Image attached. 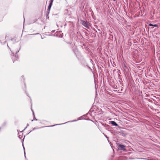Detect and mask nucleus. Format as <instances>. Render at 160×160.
I'll return each instance as SVG.
<instances>
[{
  "label": "nucleus",
  "instance_id": "obj_2",
  "mask_svg": "<svg viewBox=\"0 0 160 160\" xmlns=\"http://www.w3.org/2000/svg\"><path fill=\"white\" fill-rule=\"evenodd\" d=\"M82 25L85 27L88 28V23L87 22L83 20L81 21Z\"/></svg>",
  "mask_w": 160,
  "mask_h": 160
},
{
  "label": "nucleus",
  "instance_id": "obj_7",
  "mask_svg": "<svg viewBox=\"0 0 160 160\" xmlns=\"http://www.w3.org/2000/svg\"><path fill=\"white\" fill-rule=\"evenodd\" d=\"M49 18V15H46V18L48 19Z\"/></svg>",
  "mask_w": 160,
  "mask_h": 160
},
{
  "label": "nucleus",
  "instance_id": "obj_10",
  "mask_svg": "<svg viewBox=\"0 0 160 160\" xmlns=\"http://www.w3.org/2000/svg\"><path fill=\"white\" fill-rule=\"evenodd\" d=\"M23 148L24 149V147L23 146ZM24 155H25V157H26L25 152L24 150Z\"/></svg>",
  "mask_w": 160,
  "mask_h": 160
},
{
  "label": "nucleus",
  "instance_id": "obj_1",
  "mask_svg": "<svg viewBox=\"0 0 160 160\" xmlns=\"http://www.w3.org/2000/svg\"><path fill=\"white\" fill-rule=\"evenodd\" d=\"M118 149L123 151H126V149L125 148V146L123 145L119 144L118 145Z\"/></svg>",
  "mask_w": 160,
  "mask_h": 160
},
{
  "label": "nucleus",
  "instance_id": "obj_15",
  "mask_svg": "<svg viewBox=\"0 0 160 160\" xmlns=\"http://www.w3.org/2000/svg\"><path fill=\"white\" fill-rule=\"evenodd\" d=\"M33 120H32V121H33Z\"/></svg>",
  "mask_w": 160,
  "mask_h": 160
},
{
  "label": "nucleus",
  "instance_id": "obj_13",
  "mask_svg": "<svg viewBox=\"0 0 160 160\" xmlns=\"http://www.w3.org/2000/svg\"><path fill=\"white\" fill-rule=\"evenodd\" d=\"M32 112H33V115H34V112L33 111H32Z\"/></svg>",
  "mask_w": 160,
  "mask_h": 160
},
{
  "label": "nucleus",
  "instance_id": "obj_3",
  "mask_svg": "<svg viewBox=\"0 0 160 160\" xmlns=\"http://www.w3.org/2000/svg\"><path fill=\"white\" fill-rule=\"evenodd\" d=\"M113 125L115 126H118V125L114 121H111L110 122Z\"/></svg>",
  "mask_w": 160,
  "mask_h": 160
},
{
  "label": "nucleus",
  "instance_id": "obj_6",
  "mask_svg": "<svg viewBox=\"0 0 160 160\" xmlns=\"http://www.w3.org/2000/svg\"><path fill=\"white\" fill-rule=\"evenodd\" d=\"M49 12H50V11H48V10H47V14H46V15H49Z\"/></svg>",
  "mask_w": 160,
  "mask_h": 160
},
{
  "label": "nucleus",
  "instance_id": "obj_11",
  "mask_svg": "<svg viewBox=\"0 0 160 160\" xmlns=\"http://www.w3.org/2000/svg\"><path fill=\"white\" fill-rule=\"evenodd\" d=\"M18 137L20 139H21V136H20V135L18 136Z\"/></svg>",
  "mask_w": 160,
  "mask_h": 160
},
{
  "label": "nucleus",
  "instance_id": "obj_9",
  "mask_svg": "<svg viewBox=\"0 0 160 160\" xmlns=\"http://www.w3.org/2000/svg\"><path fill=\"white\" fill-rule=\"evenodd\" d=\"M157 26H158V25L156 24L153 25V26H154V27H157Z\"/></svg>",
  "mask_w": 160,
  "mask_h": 160
},
{
  "label": "nucleus",
  "instance_id": "obj_5",
  "mask_svg": "<svg viewBox=\"0 0 160 160\" xmlns=\"http://www.w3.org/2000/svg\"><path fill=\"white\" fill-rule=\"evenodd\" d=\"M53 1V0H50V3H51L52 4Z\"/></svg>",
  "mask_w": 160,
  "mask_h": 160
},
{
  "label": "nucleus",
  "instance_id": "obj_12",
  "mask_svg": "<svg viewBox=\"0 0 160 160\" xmlns=\"http://www.w3.org/2000/svg\"><path fill=\"white\" fill-rule=\"evenodd\" d=\"M19 52V51H17L16 52V53H17L18 52Z\"/></svg>",
  "mask_w": 160,
  "mask_h": 160
},
{
  "label": "nucleus",
  "instance_id": "obj_8",
  "mask_svg": "<svg viewBox=\"0 0 160 160\" xmlns=\"http://www.w3.org/2000/svg\"><path fill=\"white\" fill-rule=\"evenodd\" d=\"M149 26H153V25L152 24L150 23L149 24Z\"/></svg>",
  "mask_w": 160,
  "mask_h": 160
},
{
  "label": "nucleus",
  "instance_id": "obj_4",
  "mask_svg": "<svg viewBox=\"0 0 160 160\" xmlns=\"http://www.w3.org/2000/svg\"><path fill=\"white\" fill-rule=\"evenodd\" d=\"M52 4L51 3H49V5L48 6V11H50L51 9V6H52Z\"/></svg>",
  "mask_w": 160,
  "mask_h": 160
},
{
  "label": "nucleus",
  "instance_id": "obj_14",
  "mask_svg": "<svg viewBox=\"0 0 160 160\" xmlns=\"http://www.w3.org/2000/svg\"><path fill=\"white\" fill-rule=\"evenodd\" d=\"M12 54H13V55H14V53H13V52L12 53Z\"/></svg>",
  "mask_w": 160,
  "mask_h": 160
}]
</instances>
